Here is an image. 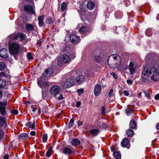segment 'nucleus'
<instances>
[{"label":"nucleus","mask_w":159,"mask_h":159,"mask_svg":"<svg viewBox=\"0 0 159 159\" xmlns=\"http://www.w3.org/2000/svg\"><path fill=\"white\" fill-rule=\"evenodd\" d=\"M95 61L97 62H99L101 61V58L100 56H96L95 57Z\"/></svg>","instance_id":"e433bc0d"},{"label":"nucleus","mask_w":159,"mask_h":159,"mask_svg":"<svg viewBox=\"0 0 159 159\" xmlns=\"http://www.w3.org/2000/svg\"><path fill=\"white\" fill-rule=\"evenodd\" d=\"M69 80L67 79L63 82L62 86L65 88H68L69 87Z\"/></svg>","instance_id":"cd10ccee"},{"label":"nucleus","mask_w":159,"mask_h":159,"mask_svg":"<svg viewBox=\"0 0 159 159\" xmlns=\"http://www.w3.org/2000/svg\"><path fill=\"white\" fill-rule=\"evenodd\" d=\"M60 89L59 87L57 85L52 86L50 89V93L56 97V95L58 94L60 92Z\"/></svg>","instance_id":"39448f33"},{"label":"nucleus","mask_w":159,"mask_h":159,"mask_svg":"<svg viewBox=\"0 0 159 159\" xmlns=\"http://www.w3.org/2000/svg\"><path fill=\"white\" fill-rule=\"evenodd\" d=\"M152 31L151 29H147L145 32V34L148 36H150L152 34Z\"/></svg>","instance_id":"72a5a7b5"},{"label":"nucleus","mask_w":159,"mask_h":159,"mask_svg":"<svg viewBox=\"0 0 159 159\" xmlns=\"http://www.w3.org/2000/svg\"><path fill=\"white\" fill-rule=\"evenodd\" d=\"M62 152L66 155L70 154V148L69 146L65 147L63 148Z\"/></svg>","instance_id":"f3484780"},{"label":"nucleus","mask_w":159,"mask_h":159,"mask_svg":"<svg viewBox=\"0 0 159 159\" xmlns=\"http://www.w3.org/2000/svg\"><path fill=\"white\" fill-rule=\"evenodd\" d=\"M107 125L106 123H102V126L101 128L103 129H106L107 128Z\"/></svg>","instance_id":"ea45409f"},{"label":"nucleus","mask_w":159,"mask_h":159,"mask_svg":"<svg viewBox=\"0 0 159 159\" xmlns=\"http://www.w3.org/2000/svg\"><path fill=\"white\" fill-rule=\"evenodd\" d=\"M9 157V155L6 154L4 157V159H8Z\"/></svg>","instance_id":"680f3d73"},{"label":"nucleus","mask_w":159,"mask_h":159,"mask_svg":"<svg viewBox=\"0 0 159 159\" xmlns=\"http://www.w3.org/2000/svg\"><path fill=\"white\" fill-rule=\"evenodd\" d=\"M74 120L73 118H72L70 120V127L74 123Z\"/></svg>","instance_id":"3c124183"},{"label":"nucleus","mask_w":159,"mask_h":159,"mask_svg":"<svg viewBox=\"0 0 159 159\" xmlns=\"http://www.w3.org/2000/svg\"><path fill=\"white\" fill-rule=\"evenodd\" d=\"M87 29L86 27L82 26L80 28L79 31L80 32L82 33H85L87 31Z\"/></svg>","instance_id":"7c9ffc66"},{"label":"nucleus","mask_w":159,"mask_h":159,"mask_svg":"<svg viewBox=\"0 0 159 159\" xmlns=\"http://www.w3.org/2000/svg\"><path fill=\"white\" fill-rule=\"evenodd\" d=\"M132 110L130 109H128L126 110V113L128 115H130L131 113Z\"/></svg>","instance_id":"c03bdc74"},{"label":"nucleus","mask_w":159,"mask_h":159,"mask_svg":"<svg viewBox=\"0 0 159 159\" xmlns=\"http://www.w3.org/2000/svg\"><path fill=\"white\" fill-rule=\"evenodd\" d=\"M101 91V88L99 84H96L94 87V93L97 96L99 95Z\"/></svg>","instance_id":"1a4fd4ad"},{"label":"nucleus","mask_w":159,"mask_h":159,"mask_svg":"<svg viewBox=\"0 0 159 159\" xmlns=\"http://www.w3.org/2000/svg\"><path fill=\"white\" fill-rule=\"evenodd\" d=\"M85 80L84 76L80 71H72L70 77V87L76 85L75 81L78 84H81L85 81Z\"/></svg>","instance_id":"f03ea898"},{"label":"nucleus","mask_w":159,"mask_h":159,"mask_svg":"<svg viewBox=\"0 0 159 159\" xmlns=\"http://www.w3.org/2000/svg\"><path fill=\"white\" fill-rule=\"evenodd\" d=\"M102 115L105 114L106 113L105 110L106 108L104 107L103 106L102 107Z\"/></svg>","instance_id":"a19ab883"},{"label":"nucleus","mask_w":159,"mask_h":159,"mask_svg":"<svg viewBox=\"0 0 159 159\" xmlns=\"http://www.w3.org/2000/svg\"><path fill=\"white\" fill-rule=\"evenodd\" d=\"M4 135V132L2 130L0 129V139L3 138Z\"/></svg>","instance_id":"37998d69"},{"label":"nucleus","mask_w":159,"mask_h":159,"mask_svg":"<svg viewBox=\"0 0 159 159\" xmlns=\"http://www.w3.org/2000/svg\"><path fill=\"white\" fill-rule=\"evenodd\" d=\"M11 113L13 114L17 115L18 112L17 110H14L11 111Z\"/></svg>","instance_id":"a18cd8bd"},{"label":"nucleus","mask_w":159,"mask_h":159,"mask_svg":"<svg viewBox=\"0 0 159 159\" xmlns=\"http://www.w3.org/2000/svg\"><path fill=\"white\" fill-rule=\"evenodd\" d=\"M48 136L47 134H44L42 137V140L43 142H45L47 141V140Z\"/></svg>","instance_id":"c9c22d12"},{"label":"nucleus","mask_w":159,"mask_h":159,"mask_svg":"<svg viewBox=\"0 0 159 159\" xmlns=\"http://www.w3.org/2000/svg\"><path fill=\"white\" fill-rule=\"evenodd\" d=\"M70 48H69V46H66L65 48L63 50V51L66 52L67 51H68L69 50Z\"/></svg>","instance_id":"6e6d98bb"},{"label":"nucleus","mask_w":159,"mask_h":159,"mask_svg":"<svg viewBox=\"0 0 159 159\" xmlns=\"http://www.w3.org/2000/svg\"><path fill=\"white\" fill-rule=\"evenodd\" d=\"M155 98L156 100H158L159 99V94H156L155 97Z\"/></svg>","instance_id":"13d9d810"},{"label":"nucleus","mask_w":159,"mask_h":159,"mask_svg":"<svg viewBox=\"0 0 159 159\" xmlns=\"http://www.w3.org/2000/svg\"><path fill=\"white\" fill-rule=\"evenodd\" d=\"M126 82L127 83L131 84L133 83V80L132 79H128L127 80Z\"/></svg>","instance_id":"09e8293b"},{"label":"nucleus","mask_w":159,"mask_h":159,"mask_svg":"<svg viewBox=\"0 0 159 159\" xmlns=\"http://www.w3.org/2000/svg\"><path fill=\"white\" fill-rule=\"evenodd\" d=\"M57 99L59 100H62L63 98V95L61 94L60 95V96L57 98Z\"/></svg>","instance_id":"864d4df0"},{"label":"nucleus","mask_w":159,"mask_h":159,"mask_svg":"<svg viewBox=\"0 0 159 159\" xmlns=\"http://www.w3.org/2000/svg\"><path fill=\"white\" fill-rule=\"evenodd\" d=\"M87 7L89 10L93 9L94 7V4L93 2L90 1H89L87 4Z\"/></svg>","instance_id":"aec40b11"},{"label":"nucleus","mask_w":159,"mask_h":159,"mask_svg":"<svg viewBox=\"0 0 159 159\" xmlns=\"http://www.w3.org/2000/svg\"><path fill=\"white\" fill-rule=\"evenodd\" d=\"M81 105V102H77L76 104V106L77 107H80Z\"/></svg>","instance_id":"4d7b16f0"},{"label":"nucleus","mask_w":159,"mask_h":159,"mask_svg":"<svg viewBox=\"0 0 159 159\" xmlns=\"http://www.w3.org/2000/svg\"><path fill=\"white\" fill-rule=\"evenodd\" d=\"M111 75H112V76L114 77V78L115 79H117L118 77H117V75H116V74H115V73L114 72H112L111 73Z\"/></svg>","instance_id":"de8ad7c7"},{"label":"nucleus","mask_w":159,"mask_h":159,"mask_svg":"<svg viewBox=\"0 0 159 159\" xmlns=\"http://www.w3.org/2000/svg\"><path fill=\"white\" fill-rule=\"evenodd\" d=\"M5 68V65L3 62H0V70H3Z\"/></svg>","instance_id":"f704fd0d"},{"label":"nucleus","mask_w":159,"mask_h":159,"mask_svg":"<svg viewBox=\"0 0 159 159\" xmlns=\"http://www.w3.org/2000/svg\"><path fill=\"white\" fill-rule=\"evenodd\" d=\"M99 130L98 129H92L90 131V133L93 136H96L99 133Z\"/></svg>","instance_id":"b1692460"},{"label":"nucleus","mask_w":159,"mask_h":159,"mask_svg":"<svg viewBox=\"0 0 159 159\" xmlns=\"http://www.w3.org/2000/svg\"><path fill=\"white\" fill-rule=\"evenodd\" d=\"M141 82L146 83L152 80L155 81L159 80V66L156 68L150 66L145 68L141 74Z\"/></svg>","instance_id":"f257e3e1"},{"label":"nucleus","mask_w":159,"mask_h":159,"mask_svg":"<svg viewBox=\"0 0 159 159\" xmlns=\"http://www.w3.org/2000/svg\"><path fill=\"white\" fill-rule=\"evenodd\" d=\"M136 125V124L134 120H132L130 121L129 127L132 129L135 128Z\"/></svg>","instance_id":"393cba45"},{"label":"nucleus","mask_w":159,"mask_h":159,"mask_svg":"<svg viewBox=\"0 0 159 159\" xmlns=\"http://www.w3.org/2000/svg\"><path fill=\"white\" fill-rule=\"evenodd\" d=\"M38 84L42 89H45L48 86V83L46 82L43 81L41 80H38Z\"/></svg>","instance_id":"4468645a"},{"label":"nucleus","mask_w":159,"mask_h":159,"mask_svg":"<svg viewBox=\"0 0 159 159\" xmlns=\"http://www.w3.org/2000/svg\"><path fill=\"white\" fill-rule=\"evenodd\" d=\"M6 101L0 102V112L2 115L4 116L7 115L6 107L5 106L7 104Z\"/></svg>","instance_id":"0eeeda50"},{"label":"nucleus","mask_w":159,"mask_h":159,"mask_svg":"<svg viewBox=\"0 0 159 159\" xmlns=\"http://www.w3.org/2000/svg\"><path fill=\"white\" fill-rule=\"evenodd\" d=\"M71 57V56H70V57ZM75 53L74 52L73 54H72V56L71 57V59H74V58H75ZM71 58V57H70V58Z\"/></svg>","instance_id":"052dcab7"},{"label":"nucleus","mask_w":159,"mask_h":159,"mask_svg":"<svg viewBox=\"0 0 159 159\" xmlns=\"http://www.w3.org/2000/svg\"><path fill=\"white\" fill-rule=\"evenodd\" d=\"M114 157L116 159H120L121 157V154L119 152H115L113 153Z\"/></svg>","instance_id":"bb28decb"},{"label":"nucleus","mask_w":159,"mask_h":159,"mask_svg":"<svg viewBox=\"0 0 159 159\" xmlns=\"http://www.w3.org/2000/svg\"><path fill=\"white\" fill-rule=\"evenodd\" d=\"M6 84V81L2 79H0V88H2Z\"/></svg>","instance_id":"c756f323"},{"label":"nucleus","mask_w":159,"mask_h":159,"mask_svg":"<svg viewBox=\"0 0 159 159\" xmlns=\"http://www.w3.org/2000/svg\"><path fill=\"white\" fill-rule=\"evenodd\" d=\"M134 63L133 62L131 61L130 62L129 66V69L130 74L132 75L131 77V78L133 77V75L135 73L136 71V68L134 67Z\"/></svg>","instance_id":"9d476101"},{"label":"nucleus","mask_w":159,"mask_h":159,"mask_svg":"<svg viewBox=\"0 0 159 159\" xmlns=\"http://www.w3.org/2000/svg\"><path fill=\"white\" fill-rule=\"evenodd\" d=\"M84 91L83 89H78L77 90V92L78 93H80L82 94L83 93Z\"/></svg>","instance_id":"8fccbe9b"},{"label":"nucleus","mask_w":159,"mask_h":159,"mask_svg":"<svg viewBox=\"0 0 159 159\" xmlns=\"http://www.w3.org/2000/svg\"><path fill=\"white\" fill-rule=\"evenodd\" d=\"M111 150L112 151H114L115 150V147L114 146L111 147Z\"/></svg>","instance_id":"774afa93"},{"label":"nucleus","mask_w":159,"mask_h":159,"mask_svg":"<svg viewBox=\"0 0 159 159\" xmlns=\"http://www.w3.org/2000/svg\"><path fill=\"white\" fill-rule=\"evenodd\" d=\"M121 146L123 147L128 146L129 144V141L126 138H125L121 143Z\"/></svg>","instance_id":"dca6fc26"},{"label":"nucleus","mask_w":159,"mask_h":159,"mask_svg":"<svg viewBox=\"0 0 159 159\" xmlns=\"http://www.w3.org/2000/svg\"><path fill=\"white\" fill-rule=\"evenodd\" d=\"M52 154V151H48L46 152L47 156L48 157H50Z\"/></svg>","instance_id":"49530a36"},{"label":"nucleus","mask_w":159,"mask_h":159,"mask_svg":"<svg viewBox=\"0 0 159 159\" xmlns=\"http://www.w3.org/2000/svg\"><path fill=\"white\" fill-rule=\"evenodd\" d=\"M82 123L80 121H78L77 122V125L79 126L82 125Z\"/></svg>","instance_id":"bf43d9fd"},{"label":"nucleus","mask_w":159,"mask_h":159,"mask_svg":"<svg viewBox=\"0 0 159 159\" xmlns=\"http://www.w3.org/2000/svg\"><path fill=\"white\" fill-rule=\"evenodd\" d=\"M113 90L112 89H111L109 93V96L110 97H112L113 95Z\"/></svg>","instance_id":"58836bf2"},{"label":"nucleus","mask_w":159,"mask_h":159,"mask_svg":"<svg viewBox=\"0 0 159 159\" xmlns=\"http://www.w3.org/2000/svg\"><path fill=\"white\" fill-rule=\"evenodd\" d=\"M71 143L72 145L75 146L79 145L80 143V141L78 139H74L71 140Z\"/></svg>","instance_id":"412c9836"},{"label":"nucleus","mask_w":159,"mask_h":159,"mask_svg":"<svg viewBox=\"0 0 159 159\" xmlns=\"http://www.w3.org/2000/svg\"><path fill=\"white\" fill-rule=\"evenodd\" d=\"M36 133L34 131H32L31 132L30 134L32 136H34L35 135Z\"/></svg>","instance_id":"e2e57ef3"},{"label":"nucleus","mask_w":159,"mask_h":159,"mask_svg":"<svg viewBox=\"0 0 159 159\" xmlns=\"http://www.w3.org/2000/svg\"><path fill=\"white\" fill-rule=\"evenodd\" d=\"M115 66L116 67L120 65L121 60L120 56L118 54H115Z\"/></svg>","instance_id":"2eb2a0df"},{"label":"nucleus","mask_w":159,"mask_h":159,"mask_svg":"<svg viewBox=\"0 0 159 159\" xmlns=\"http://www.w3.org/2000/svg\"><path fill=\"white\" fill-rule=\"evenodd\" d=\"M156 128L157 130H159V122L156 125Z\"/></svg>","instance_id":"69168bd1"},{"label":"nucleus","mask_w":159,"mask_h":159,"mask_svg":"<svg viewBox=\"0 0 159 159\" xmlns=\"http://www.w3.org/2000/svg\"><path fill=\"white\" fill-rule=\"evenodd\" d=\"M20 46L17 43H12L9 46V51L11 54H16L19 52Z\"/></svg>","instance_id":"7ed1b4c3"},{"label":"nucleus","mask_w":159,"mask_h":159,"mask_svg":"<svg viewBox=\"0 0 159 159\" xmlns=\"http://www.w3.org/2000/svg\"><path fill=\"white\" fill-rule=\"evenodd\" d=\"M24 9L25 11L29 13L34 14L35 12L33 7L31 6L26 5L24 6Z\"/></svg>","instance_id":"9b49d317"},{"label":"nucleus","mask_w":159,"mask_h":159,"mask_svg":"<svg viewBox=\"0 0 159 159\" xmlns=\"http://www.w3.org/2000/svg\"><path fill=\"white\" fill-rule=\"evenodd\" d=\"M123 93L124 95L126 96H128L129 95V93L126 90H124Z\"/></svg>","instance_id":"603ef678"},{"label":"nucleus","mask_w":159,"mask_h":159,"mask_svg":"<svg viewBox=\"0 0 159 159\" xmlns=\"http://www.w3.org/2000/svg\"><path fill=\"white\" fill-rule=\"evenodd\" d=\"M115 54L111 55L110 56L107 60V63L109 66L111 67L115 68Z\"/></svg>","instance_id":"423d86ee"},{"label":"nucleus","mask_w":159,"mask_h":159,"mask_svg":"<svg viewBox=\"0 0 159 159\" xmlns=\"http://www.w3.org/2000/svg\"><path fill=\"white\" fill-rule=\"evenodd\" d=\"M6 74L3 72H0V77H2V76H6Z\"/></svg>","instance_id":"5fc2aeb1"},{"label":"nucleus","mask_w":159,"mask_h":159,"mask_svg":"<svg viewBox=\"0 0 159 159\" xmlns=\"http://www.w3.org/2000/svg\"><path fill=\"white\" fill-rule=\"evenodd\" d=\"M47 22L48 24H51L53 23V19L51 18H48L47 20Z\"/></svg>","instance_id":"4c0bfd02"},{"label":"nucleus","mask_w":159,"mask_h":159,"mask_svg":"<svg viewBox=\"0 0 159 159\" xmlns=\"http://www.w3.org/2000/svg\"><path fill=\"white\" fill-rule=\"evenodd\" d=\"M44 19V16H39L38 17L39 24L40 26H43L44 25V23L43 20Z\"/></svg>","instance_id":"4be33fe9"},{"label":"nucleus","mask_w":159,"mask_h":159,"mask_svg":"<svg viewBox=\"0 0 159 159\" xmlns=\"http://www.w3.org/2000/svg\"><path fill=\"white\" fill-rule=\"evenodd\" d=\"M27 57L28 60H31L33 59V57L31 56V54L29 52L27 54Z\"/></svg>","instance_id":"79ce46f5"},{"label":"nucleus","mask_w":159,"mask_h":159,"mask_svg":"<svg viewBox=\"0 0 159 159\" xmlns=\"http://www.w3.org/2000/svg\"><path fill=\"white\" fill-rule=\"evenodd\" d=\"M4 125L7 126L6 120L2 117H0V126L2 127Z\"/></svg>","instance_id":"a211bd4d"},{"label":"nucleus","mask_w":159,"mask_h":159,"mask_svg":"<svg viewBox=\"0 0 159 159\" xmlns=\"http://www.w3.org/2000/svg\"><path fill=\"white\" fill-rule=\"evenodd\" d=\"M19 38V40H21L25 39L24 34L22 33H20L17 35L14 38V39H17Z\"/></svg>","instance_id":"6ab92c4d"},{"label":"nucleus","mask_w":159,"mask_h":159,"mask_svg":"<svg viewBox=\"0 0 159 159\" xmlns=\"http://www.w3.org/2000/svg\"><path fill=\"white\" fill-rule=\"evenodd\" d=\"M53 73V70L52 68H49L47 69L45 72H44L42 75H44L45 77H48L51 75Z\"/></svg>","instance_id":"f8f14e48"},{"label":"nucleus","mask_w":159,"mask_h":159,"mask_svg":"<svg viewBox=\"0 0 159 159\" xmlns=\"http://www.w3.org/2000/svg\"><path fill=\"white\" fill-rule=\"evenodd\" d=\"M35 123L34 121L33 122H29L26 124V125L31 129H34L35 128Z\"/></svg>","instance_id":"5701e85b"},{"label":"nucleus","mask_w":159,"mask_h":159,"mask_svg":"<svg viewBox=\"0 0 159 159\" xmlns=\"http://www.w3.org/2000/svg\"><path fill=\"white\" fill-rule=\"evenodd\" d=\"M7 50L6 48H3L0 50V56L4 58L8 57L7 55Z\"/></svg>","instance_id":"ddd939ff"},{"label":"nucleus","mask_w":159,"mask_h":159,"mask_svg":"<svg viewBox=\"0 0 159 159\" xmlns=\"http://www.w3.org/2000/svg\"><path fill=\"white\" fill-rule=\"evenodd\" d=\"M20 138H21L24 139H27L29 137V136L26 134L22 133V134H21L20 135Z\"/></svg>","instance_id":"2f4dec72"},{"label":"nucleus","mask_w":159,"mask_h":159,"mask_svg":"<svg viewBox=\"0 0 159 159\" xmlns=\"http://www.w3.org/2000/svg\"><path fill=\"white\" fill-rule=\"evenodd\" d=\"M102 123H101V122H98V126L100 128H101L102 126Z\"/></svg>","instance_id":"0e129e2a"},{"label":"nucleus","mask_w":159,"mask_h":159,"mask_svg":"<svg viewBox=\"0 0 159 159\" xmlns=\"http://www.w3.org/2000/svg\"><path fill=\"white\" fill-rule=\"evenodd\" d=\"M80 41V37L79 36L75 34L70 36V41H71V42L73 44H78Z\"/></svg>","instance_id":"6e6552de"},{"label":"nucleus","mask_w":159,"mask_h":159,"mask_svg":"<svg viewBox=\"0 0 159 159\" xmlns=\"http://www.w3.org/2000/svg\"><path fill=\"white\" fill-rule=\"evenodd\" d=\"M67 9V5L66 3L64 2L62 3L61 5V10L62 11Z\"/></svg>","instance_id":"473e14b6"},{"label":"nucleus","mask_w":159,"mask_h":159,"mask_svg":"<svg viewBox=\"0 0 159 159\" xmlns=\"http://www.w3.org/2000/svg\"><path fill=\"white\" fill-rule=\"evenodd\" d=\"M26 29L27 31H31L34 29V26L31 24H27L26 25Z\"/></svg>","instance_id":"c85d7f7f"},{"label":"nucleus","mask_w":159,"mask_h":159,"mask_svg":"<svg viewBox=\"0 0 159 159\" xmlns=\"http://www.w3.org/2000/svg\"><path fill=\"white\" fill-rule=\"evenodd\" d=\"M134 134V131L131 129H129L126 132V134L128 137H132Z\"/></svg>","instance_id":"a878e982"},{"label":"nucleus","mask_w":159,"mask_h":159,"mask_svg":"<svg viewBox=\"0 0 159 159\" xmlns=\"http://www.w3.org/2000/svg\"><path fill=\"white\" fill-rule=\"evenodd\" d=\"M52 148H53V147H52V146L50 147L49 148H48V151H52Z\"/></svg>","instance_id":"338daca9"},{"label":"nucleus","mask_w":159,"mask_h":159,"mask_svg":"<svg viewBox=\"0 0 159 159\" xmlns=\"http://www.w3.org/2000/svg\"><path fill=\"white\" fill-rule=\"evenodd\" d=\"M70 58L68 55H62L58 58L57 64L59 66H61L64 63L68 62Z\"/></svg>","instance_id":"20e7f679"}]
</instances>
